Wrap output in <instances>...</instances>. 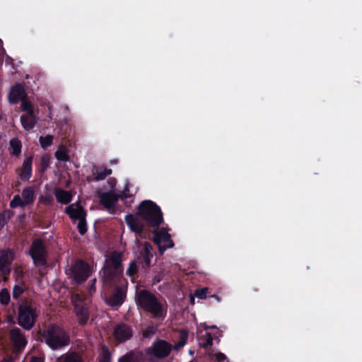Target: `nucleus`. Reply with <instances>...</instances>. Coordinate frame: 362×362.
Here are the masks:
<instances>
[{"label":"nucleus","instance_id":"obj_23","mask_svg":"<svg viewBox=\"0 0 362 362\" xmlns=\"http://www.w3.org/2000/svg\"><path fill=\"white\" fill-rule=\"evenodd\" d=\"M22 199L25 205H30L34 202V189L32 187H27L23 189Z\"/></svg>","mask_w":362,"mask_h":362},{"label":"nucleus","instance_id":"obj_40","mask_svg":"<svg viewBox=\"0 0 362 362\" xmlns=\"http://www.w3.org/2000/svg\"><path fill=\"white\" fill-rule=\"evenodd\" d=\"M208 288H203L197 289L194 296L199 299H206L207 298Z\"/></svg>","mask_w":362,"mask_h":362},{"label":"nucleus","instance_id":"obj_41","mask_svg":"<svg viewBox=\"0 0 362 362\" xmlns=\"http://www.w3.org/2000/svg\"><path fill=\"white\" fill-rule=\"evenodd\" d=\"M151 258V257H141L139 258V259H141L140 263L143 269L146 270L150 267Z\"/></svg>","mask_w":362,"mask_h":362},{"label":"nucleus","instance_id":"obj_1","mask_svg":"<svg viewBox=\"0 0 362 362\" xmlns=\"http://www.w3.org/2000/svg\"><path fill=\"white\" fill-rule=\"evenodd\" d=\"M101 278L106 288H114L112 293L106 298V303L111 307H119L126 298L124 286L127 284L123 276L122 255L114 252L105 260L102 269Z\"/></svg>","mask_w":362,"mask_h":362},{"label":"nucleus","instance_id":"obj_47","mask_svg":"<svg viewBox=\"0 0 362 362\" xmlns=\"http://www.w3.org/2000/svg\"><path fill=\"white\" fill-rule=\"evenodd\" d=\"M30 362H43L42 360L38 357H34L32 358Z\"/></svg>","mask_w":362,"mask_h":362},{"label":"nucleus","instance_id":"obj_39","mask_svg":"<svg viewBox=\"0 0 362 362\" xmlns=\"http://www.w3.org/2000/svg\"><path fill=\"white\" fill-rule=\"evenodd\" d=\"M50 163V158L48 156L44 155L41 158L40 160V166H41V170L42 172H45L47 170V169L49 168Z\"/></svg>","mask_w":362,"mask_h":362},{"label":"nucleus","instance_id":"obj_48","mask_svg":"<svg viewBox=\"0 0 362 362\" xmlns=\"http://www.w3.org/2000/svg\"><path fill=\"white\" fill-rule=\"evenodd\" d=\"M0 362H13V358H4Z\"/></svg>","mask_w":362,"mask_h":362},{"label":"nucleus","instance_id":"obj_13","mask_svg":"<svg viewBox=\"0 0 362 362\" xmlns=\"http://www.w3.org/2000/svg\"><path fill=\"white\" fill-rule=\"evenodd\" d=\"M125 222L129 229L135 233L136 238H145L143 235L144 230V225L141 223L135 216L129 214L124 217Z\"/></svg>","mask_w":362,"mask_h":362},{"label":"nucleus","instance_id":"obj_8","mask_svg":"<svg viewBox=\"0 0 362 362\" xmlns=\"http://www.w3.org/2000/svg\"><path fill=\"white\" fill-rule=\"evenodd\" d=\"M172 349L173 346L170 343L164 339H157L151 346L146 349L145 353L147 356L163 359L170 354Z\"/></svg>","mask_w":362,"mask_h":362},{"label":"nucleus","instance_id":"obj_17","mask_svg":"<svg viewBox=\"0 0 362 362\" xmlns=\"http://www.w3.org/2000/svg\"><path fill=\"white\" fill-rule=\"evenodd\" d=\"M21 123L23 128L26 132H30L35 127L37 123V117L35 113L23 114L21 116Z\"/></svg>","mask_w":362,"mask_h":362},{"label":"nucleus","instance_id":"obj_9","mask_svg":"<svg viewBox=\"0 0 362 362\" xmlns=\"http://www.w3.org/2000/svg\"><path fill=\"white\" fill-rule=\"evenodd\" d=\"M153 240L158 247L160 254H163L167 249L174 247V243L168 233V229L163 228L159 231H155Z\"/></svg>","mask_w":362,"mask_h":362},{"label":"nucleus","instance_id":"obj_34","mask_svg":"<svg viewBox=\"0 0 362 362\" xmlns=\"http://www.w3.org/2000/svg\"><path fill=\"white\" fill-rule=\"evenodd\" d=\"M25 206V202H23L22 198L18 194L15 195L10 202V206L11 208L18 206L24 207Z\"/></svg>","mask_w":362,"mask_h":362},{"label":"nucleus","instance_id":"obj_45","mask_svg":"<svg viewBox=\"0 0 362 362\" xmlns=\"http://www.w3.org/2000/svg\"><path fill=\"white\" fill-rule=\"evenodd\" d=\"M226 358V356L221 352H218V354H216V359L218 362L223 361Z\"/></svg>","mask_w":362,"mask_h":362},{"label":"nucleus","instance_id":"obj_33","mask_svg":"<svg viewBox=\"0 0 362 362\" xmlns=\"http://www.w3.org/2000/svg\"><path fill=\"white\" fill-rule=\"evenodd\" d=\"M137 272H138V267H137L136 262L135 260H133L129 263V267L127 269L126 274L129 277L133 278L137 274Z\"/></svg>","mask_w":362,"mask_h":362},{"label":"nucleus","instance_id":"obj_10","mask_svg":"<svg viewBox=\"0 0 362 362\" xmlns=\"http://www.w3.org/2000/svg\"><path fill=\"white\" fill-rule=\"evenodd\" d=\"M14 259L12 249L0 250V272L4 276H8L11 272V264Z\"/></svg>","mask_w":362,"mask_h":362},{"label":"nucleus","instance_id":"obj_30","mask_svg":"<svg viewBox=\"0 0 362 362\" xmlns=\"http://www.w3.org/2000/svg\"><path fill=\"white\" fill-rule=\"evenodd\" d=\"M21 109L22 111L25 112H26L25 114L35 113L34 107L30 101L25 100V98L23 99V100H21Z\"/></svg>","mask_w":362,"mask_h":362},{"label":"nucleus","instance_id":"obj_16","mask_svg":"<svg viewBox=\"0 0 362 362\" xmlns=\"http://www.w3.org/2000/svg\"><path fill=\"white\" fill-rule=\"evenodd\" d=\"M33 159L32 156L27 157L24 160L22 166L16 170V173L22 181H28L32 176Z\"/></svg>","mask_w":362,"mask_h":362},{"label":"nucleus","instance_id":"obj_4","mask_svg":"<svg viewBox=\"0 0 362 362\" xmlns=\"http://www.w3.org/2000/svg\"><path fill=\"white\" fill-rule=\"evenodd\" d=\"M136 216L148 226L158 227L163 221V213L158 205L151 200H144L138 206Z\"/></svg>","mask_w":362,"mask_h":362},{"label":"nucleus","instance_id":"obj_5","mask_svg":"<svg viewBox=\"0 0 362 362\" xmlns=\"http://www.w3.org/2000/svg\"><path fill=\"white\" fill-rule=\"evenodd\" d=\"M36 308L32 301L23 299L18 307V323L26 330L31 329L37 319Z\"/></svg>","mask_w":362,"mask_h":362},{"label":"nucleus","instance_id":"obj_35","mask_svg":"<svg viewBox=\"0 0 362 362\" xmlns=\"http://www.w3.org/2000/svg\"><path fill=\"white\" fill-rule=\"evenodd\" d=\"M152 246L149 243H145L144 245L143 250L141 252V257H153Z\"/></svg>","mask_w":362,"mask_h":362},{"label":"nucleus","instance_id":"obj_38","mask_svg":"<svg viewBox=\"0 0 362 362\" xmlns=\"http://www.w3.org/2000/svg\"><path fill=\"white\" fill-rule=\"evenodd\" d=\"M188 339V332L185 329H182L180 332V341L177 344L178 346H183L187 341Z\"/></svg>","mask_w":362,"mask_h":362},{"label":"nucleus","instance_id":"obj_37","mask_svg":"<svg viewBox=\"0 0 362 362\" xmlns=\"http://www.w3.org/2000/svg\"><path fill=\"white\" fill-rule=\"evenodd\" d=\"M77 229L78 233L83 235L87 232L88 228H87V223H86V218L78 221V223L77 225Z\"/></svg>","mask_w":362,"mask_h":362},{"label":"nucleus","instance_id":"obj_29","mask_svg":"<svg viewBox=\"0 0 362 362\" xmlns=\"http://www.w3.org/2000/svg\"><path fill=\"white\" fill-rule=\"evenodd\" d=\"M101 354L99 359V362H111L112 357L111 353L108 349V347L103 346L101 349Z\"/></svg>","mask_w":362,"mask_h":362},{"label":"nucleus","instance_id":"obj_11","mask_svg":"<svg viewBox=\"0 0 362 362\" xmlns=\"http://www.w3.org/2000/svg\"><path fill=\"white\" fill-rule=\"evenodd\" d=\"M133 330L130 325L121 322L115 325L113 331V337L119 343H124L132 339Z\"/></svg>","mask_w":362,"mask_h":362},{"label":"nucleus","instance_id":"obj_24","mask_svg":"<svg viewBox=\"0 0 362 362\" xmlns=\"http://www.w3.org/2000/svg\"><path fill=\"white\" fill-rule=\"evenodd\" d=\"M9 144L12 151L11 155L13 156L18 157L21 153L22 143L17 138H13L10 140Z\"/></svg>","mask_w":362,"mask_h":362},{"label":"nucleus","instance_id":"obj_25","mask_svg":"<svg viewBox=\"0 0 362 362\" xmlns=\"http://www.w3.org/2000/svg\"><path fill=\"white\" fill-rule=\"evenodd\" d=\"M13 214V212L10 210H4L0 213V231L8 223Z\"/></svg>","mask_w":362,"mask_h":362},{"label":"nucleus","instance_id":"obj_22","mask_svg":"<svg viewBox=\"0 0 362 362\" xmlns=\"http://www.w3.org/2000/svg\"><path fill=\"white\" fill-rule=\"evenodd\" d=\"M11 338L18 346H25L27 341L19 328H13L10 332Z\"/></svg>","mask_w":362,"mask_h":362},{"label":"nucleus","instance_id":"obj_2","mask_svg":"<svg viewBox=\"0 0 362 362\" xmlns=\"http://www.w3.org/2000/svg\"><path fill=\"white\" fill-rule=\"evenodd\" d=\"M39 334L52 350H59L71 343L69 333L57 324L48 325L45 329L39 331Z\"/></svg>","mask_w":362,"mask_h":362},{"label":"nucleus","instance_id":"obj_50","mask_svg":"<svg viewBox=\"0 0 362 362\" xmlns=\"http://www.w3.org/2000/svg\"><path fill=\"white\" fill-rule=\"evenodd\" d=\"M211 298H216L217 300H218V298L216 295H211L210 296Z\"/></svg>","mask_w":362,"mask_h":362},{"label":"nucleus","instance_id":"obj_7","mask_svg":"<svg viewBox=\"0 0 362 362\" xmlns=\"http://www.w3.org/2000/svg\"><path fill=\"white\" fill-rule=\"evenodd\" d=\"M28 253L33 259V264L36 267L47 266L48 250L43 239H34L31 243Z\"/></svg>","mask_w":362,"mask_h":362},{"label":"nucleus","instance_id":"obj_6","mask_svg":"<svg viewBox=\"0 0 362 362\" xmlns=\"http://www.w3.org/2000/svg\"><path fill=\"white\" fill-rule=\"evenodd\" d=\"M92 270L90 265L82 259H78L66 270V274L72 280V283L80 285L85 282L91 275Z\"/></svg>","mask_w":362,"mask_h":362},{"label":"nucleus","instance_id":"obj_15","mask_svg":"<svg viewBox=\"0 0 362 362\" xmlns=\"http://www.w3.org/2000/svg\"><path fill=\"white\" fill-rule=\"evenodd\" d=\"M100 204L108 211L114 209V205L119 199V195L113 191L102 192L98 195Z\"/></svg>","mask_w":362,"mask_h":362},{"label":"nucleus","instance_id":"obj_20","mask_svg":"<svg viewBox=\"0 0 362 362\" xmlns=\"http://www.w3.org/2000/svg\"><path fill=\"white\" fill-rule=\"evenodd\" d=\"M76 315L78 322L80 325H85L89 319V311L86 306H75Z\"/></svg>","mask_w":362,"mask_h":362},{"label":"nucleus","instance_id":"obj_28","mask_svg":"<svg viewBox=\"0 0 362 362\" xmlns=\"http://www.w3.org/2000/svg\"><path fill=\"white\" fill-rule=\"evenodd\" d=\"M11 300V295L7 288H3L0 291V304L1 305H8Z\"/></svg>","mask_w":362,"mask_h":362},{"label":"nucleus","instance_id":"obj_51","mask_svg":"<svg viewBox=\"0 0 362 362\" xmlns=\"http://www.w3.org/2000/svg\"><path fill=\"white\" fill-rule=\"evenodd\" d=\"M1 119V116L0 115V120Z\"/></svg>","mask_w":362,"mask_h":362},{"label":"nucleus","instance_id":"obj_12","mask_svg":"<svg viewBox=\"0 0 362 362\" xmlns=\"http://www.w3.org/2000/svg\"><path fill=\"white\" fill-rule=\"evenodd\" d=\"M71 204L65 209V213L69 216V218L74 221H80L86 218L87 211L86 209L77 202L76 204Z\"/></svg>","mask_w":362,"mask_h":362},{"label":"nucleus","instance_id":"obj_3","mask_svg":"<svg viewBox=\"0 0 362 362\" xmlns=\"http://www.w3.org/2000/svg\"><path fill=\"white\" fill-rule=\"evenodd\" d=\"M136 305L143 310L149 313L156 320H163L166 315V309L151 291L144 289L136 296Z\"/></svg>","mask_w":362,"mask_h":362},{"label":"nucleus","instance_id":"obj_49","mask_svg":"<svg viewBox=\"0 0 362 362\" xmlns=\"http://www.w3.org/2000/svg\"><path fill=\"white\" fill-rule=\"evenodd\" d=\"M217 327L216 325H212V326H206L205 327V329H216Z\"/></svg>","mask_w":362,"mask_h":362},{"label":"nucleus","instance_id":"obj_18","mask_svg":"<svg viewBox=\"0 0 362 362\" xmlns=\"http://www.w3.org/2000/svg\"><path fill=\"white\" fill-rule=\"evenodd\" d=\"M93 174L95 176L93 179V181H100L106 178L107 176L112 174V170L107 168L103 165L101 166H93Z\"/></svg>","mask_w":362,"mask_h":362},{"label":"nucleus","instance_id":"obj_46","mask_svg":"<svg viewBox=\"0 0 362 362\" xmlns=\"http://www.w3.org/2000/svg\"><path fill=\"white\" fill-rule=\"evenodd\" d=\"M95 283H96V279H92L90 281V288H89V290H90V292H92V291H95Z\"/></svg>","mask_w":362,"mask_h":362},{"label":"nucleus","instance_id":"obj_21","mask_svg":"<svg viewBox=\"0 0 362 362\" xmlns=\"http://www.w3.org/2000/svg\"><path fill=\"white\" fill-rule=\"evenodd\" d=\"M118 362H143V355L141 352L131 351L119 358Z\"/></svg>","mask_w":362,"mask_h":362},{"label":"nucleus","instance_id":"obj_42","mask_svg":"<svg viewBox=\"0 0 362 362\" xmlns=\"http://www.w3.org/2000/svg\"><path fill=\"white\" fill-rule=\"evenodd\" d=\"M120 199H125L127 198H130L133 197V194H129V184L127 183L124 186L123 192L119 194Z\"/></svg>","mask_w":362,"mask_h":362},{"label":"nucleus","instance_id":"obj_26","mask_svg":"<svg viewBox=\"0 0 362 362\" xmlns=\"http://www.w3.org/2000/svg\"><path fill=\"white\" fill-rule=\"evenodd\" d=\"M62 362H83L82 357L76 351L65 354Z\"/></svg>","mask_w":362,"mask_h":362},{"label":"nucleus","instance_id":"obj_44","mask_svg":"<svg viewBox=\"0 0 362 362\" xmlns=\"http://www.w3.org/2000/svg\"><path fill=\"white\" fill-rule=\"evenodd\" d=\"M40 202L43 204L51 206L53 204V198L51 196H42L40 197Z\"/></svg>","mask_w":362,"mask_h":362},{"label":"nucleus","instance_id":"obj_32","mask_svg":"<svg viewBox=\"0 0 362 362\" xmlns=\"http://www.w3.org/2000/svg\"><path fill=\"white\" fill-rule=\"evenodd\" d=\"M39 141H40L41 147L43 149H46L52 144L53 136L52 135L40 136L39 139Z\"/></svg>","mask_w":362,"mask_h":362},{"label":"nucleus","instance_id":"obj_14","mask_svg":"<svg viewBox=\"0 0 362 362\" xmlns=\"http://www.w3.org/2000/svg\"><path fill=\"white\" fill-rule=\"evenodd\" d=\"M27 94L23 84L18 83L13 86L8 94V100L11 103L17 104L23 99L26 98Z\"/></svg>","mask_w":362,"mask_h":362},{"label":"nucleus","instance_id":"obj_43","mask_svg":"<svg viewBox=\"0 0 362 362\" xmlns=\"http://www.w3.org/2000/svg\"><path fill=\"white\" fill-rule=\"evenodd\" d=\"M23 293V288L19 285H15L13 288V298L18 299L21 295Z\"/></svg>","mask_w":362,"mask_h":362},{"label":"nucleus","instance_id":"obj_31","mask_svg":"<svg viewBox=\"0 0 362 362\" xmlns=\"http://www.w3.org/2000/svg\"><path fill=\"white\" fill-rule=\"evenodd\" d=\"M54 156L59 161L66 162L69 160V156L65 148H59Z\"/></svg>","mask_w":362,"mask_h":362},{"label":"nucleus","instance_id":"obj_19","mask_svg":"<svg viewBox=\"0 0 362 362\" xmlns=\"http://www.w3.org/2000/svg\"><path fill=\"white\" fill-rule=\"evenodd\" d=\"M57 201L62 204H68L72 200V194L66 190L56 188L54 192Z\"/></svg>","mask_w":362,"mask_h":362},{"label":"nucleus","instance_id":"obj_36","mask_svg":"<svg viewBox=\"0 0 362 362\" xmlns=\"http://www.w3.org/2000/svg\"><path fill=\"white\" fill-rule=\"evenodd\" d=\"M156 327L149 326L142 332V336L144 338H151L156 334Z\"/></svg>","mask_w":362,"mask_h":362},{"label":"nucleus","instance_id":"obj_27","mask_svg":"<svg viewBox=\"0 0 362 362\" xmlns=\"http://www.w3.org/2000/svg\"><path fill=\"white\" fill-rule=\"evenodd\" d=\"M200 341L201 346L204 349H207L208 347L212 346L213 337L209 332H206L201 337Z\"/></svg>","mask_w":362,"mask_h":362}]
</instances>
